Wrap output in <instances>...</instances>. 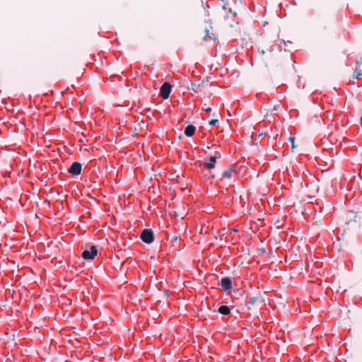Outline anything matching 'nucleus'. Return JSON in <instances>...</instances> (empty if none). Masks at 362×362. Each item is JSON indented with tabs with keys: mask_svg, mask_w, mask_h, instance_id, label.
Listing matches in <instances>:
<instances>
[{
	"mask_svg": "<svg viewBox=\"0 0 362 362\" xmlns=\"http://www.w3.org/2000/svg\"><path fill=\"white\" fill-rule=\"evenodd\" d=\"M257 300V298L256 297H251L249 299L248 303L251 305H254Z\"/></svg>",
	"mask_w": 362,
	"mask_h": 362,
	"instance_id": "obj_12",
	"label": "nucleus"
},
{
	"mask_svg": "<svg viewBox=\"0 0 362 362\" xmlns=\"http://www.w3.org/2000/svg\"><path fill=\"white\" fill-rule=\"evenodd\" d=\"M141 240L146 244H151L154 241V233L152 229H143L140 234Z\"/></svg>",
	"mask_w": 362,
	"mask_h": 362,
	"instance_id": "obj_1",
	"label": "nucleus"
},
{
	"mask_svg": "<svg viewBox=\"0 0 362 362\" xmlns=\"http://www.w3.org/2000/svg\"><path fill=\"white\" fill-rule=\"evenodd\" d=\"M172 90V86L168 82H165L160 88V96L162 97L164 100H166L169 98L170 94Z\"/></svg>",
	"mask_w": 362,
	"mask_h": 362,
	"instance_id": "obj_3",
	"label": "nucleus"
},
{
	"mask_svg": "<svg viewBox=\"0 0 362 362\" xmlns=\"http://www.w3.org/2000/svg\"><path fill=\"white\" fill-rule=\"evenodd\" d=\"M235 171L233 169L224 170L222 173V177L226 179H230L233 175H235Z\"/></svg>",
	"mask_w": 362,
	"mask_h": 362,
	"instance_id": "obj_10",
	"label": "nucleus"
},
{
	"mask_svg": "<svg viewBox=\"0 0 362 362\" xmlns=\"http://www.w3.org/2000/svg\"><path fill=\"white\" fill-rule=\"evenodd\" d=\"M360 124H361V126L362 127V115H361V119H360Z\"/></svg>",
	"mask_w": 362,
	"mask_h": 362,
	"instance_id": "obj_18",
	"label": "nucleus"
},
{
	"mask_svg": "<svg viewBox=\"0 0 362 362\" xmlns=\"http://www.w3.org/2000/svg\"><path fill=\"white\" fill-rule=\"evenodd\" d=\"M82 165L79 162H74L69 168L68 169V172L74 175H79L81 173Z\"/></svg>",
	"mask_w": 362,
	"mask_h": 362,
	"instance_id": "obj_5",
	"label": "nucleus"
},
{
	"mask_svg": "<svg viewBox=\"0 0 362 362\" xmlns=\"http://www.w3.org/2000/svg\"><path fill=\"white\" fill-rule=\"evenodd\" d=\"M211 111V107H208L205 109V112L209 113Z\"/></svg>",
	"mask_w": 362,
	"mask_h": 362,
	"instance_id": "obj_16",
	"label": "nucleus"
},
{
	"mask_svg": "<svg viewBox=\"0 0 362 362\" xmlns=\"http://www.w3.org/2000/svg\"><path fill=\"white\" fill-rule=\"evenodd\" d=\"M361 75H362V72H361V71H359V70H358V69H356L355 70V71H354V77L355 78H359V76H361Z\"/></svg>",
	"mask_w": 362,
	"mask_h": 362,
	"instance_id": "obj_11",
	"label": "nucleus"
},
{
	"mask_svg": "<svg viewBox=\"0 0 362 362\" xmlns=\"http://www.w3.org/2000/svg\"><path fill=\"white\" fill-rule=\"evenodd\" d=\"M218 313L223 315H228L230 313V309L228 305H221L217 310Z\"/></svg>",
	"mask_w": 362,
	"mask_h": 362,
	"instance_id": "obj_9",
	"label": "nucleus"
},
{
	"mask_svg": "<svg viewBox=\"0 0 362 362\" xmlns=\"http://www.w3.org/2000/svg\"><path fill=\"white\" fill-rule=\"evenodd\" d=\"M219 285L221 286L222 290L225 292H228L233 287L231 278L228 276H224L221 278Z\"/></svg>",
	"mask_w": 362,
	"mask_h": 362,
	"instance_id": "obj_4",
	"label": "nucleus"
},
{
	"mask_svg": "<svg viewBox=\"0 0 362 362\" xmlns=\"http://www.w3.org/2000/svg\"><path fill=\"white\" fill-rule=\"evenodd\" d=\"M216 162V156H210L208 161L204 163V165L208 169H213L215 167V164Z\"/></svg>",
	"mask_w": 362,
	"mask_h": 362,
	"instance_id": "obj_8",
	"label": "nucleus"
},
{
	"mask_svg": "<svg viewBox=\"0 0 362 362\" xmlns=\"http://www.w3.org/2000/svg\"><path fill=\"white\" fill-rule=\"evenodd\" d=\"M98 254V249L95 245H91L90 249L84 250L81 257L85 260H93Z\"/></svg>",
	"mask_w": 362,
	"mask_h": 362,
	"instance_id": "obj_2",
	"label": "nucleus"
},
{
	"mask_svg": "<svg viewBox=\"0 0 362 362\" xmlns=\"http://www.w3.org/2000/svg\"><path fill=\"white\" fill-rule=\"evenodd\" d=\"M195 130L196 127L193 124H189L185 128V135L187 137H191L194 134Z\"/></svg>",
	"mask_w": 362,
	"mask_h": 362,
	"instance_id": "obj_7",
	"label": "nucleus"
},
{
	"mask_svg": "<svg viewBox=\"0 0 362 362\" xmlns=\"http://www.w3.org/2000/svg\"><path fill=\"white\" fill-rule=\"evenodd\" d=\"M231 231H233L234 233H237L238 231V230L236 228H233Z\"/></svg>",
	"mask_w": 362,
	"mask_h": 362,
	"instance_id": "obj_17",
	"label": "nucleus"
},
{
	"mask_svg": "<svg viewBox=\"0 0 362 362\" xmlns=\"http://www.w3.org/2000/svg\"><path fill=\"white\" fill-rule=\"evenodd\" d=\"M218 122V119H211V120L209 122V124L210 126H214V125H215Z\"/></svg>",
	"mask_w": 362,
	"mask_h": 362,
	"instance_id": "obj_13",
	"label": "nucleus"
},
{
	"mask_svg": "<svg viewBox=\"0 0 362 362\" xmlns=\"http://www.w3.org/2000/svg\"><path fill=\"white\" fill-rule=\"evenodd\" d=\"M209 33V30H206V36H205V37H204V40H207V39H208V38H209V39H210V40L211 39V37L209 35V33Z\"/></svg>",
	"mask_w": 362,
	"mask_h": 362,
	"instance_id": "obj_15",
	"label": "nucleus"
},
{
	"mask_svg": "<svg viewBox=\"0 0 362 362\" xmlns=\"http://www.w3.org/2000/svg\"><path fill=\"white\" fill-rule=\"evenodd\" d=\"M294 140L295 139L293 137H291L290 136L288 138V141L291 142V145H292V148H293L295 147V145H294Z\"/></svg>",
	"mask_w": 362,
	"mask_h": 362,
	"instance_id": "obj_14",
	"label": "nucleus"
},
{
	"mask_svg": "<svg viewBox=\"0 0 362 362\" xmlns=\"http://www.w3.org/2000/svg\"><path fill=\"white\" fill-rule=\"evenodd\" d=\"M358 214L356 212L349 210L346 214L345 223L347 225L351 223H356L357 222Z\"/></svg>",
	"mask_w": 362,
	"mask_h": 362,
	"instance_id": "obj_6",
	"label": "nucleus"
}]
</instances>
